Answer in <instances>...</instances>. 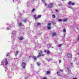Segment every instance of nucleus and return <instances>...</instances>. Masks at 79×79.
Listing matches in <instances>:
<instances>
[{"label": "nucleus", "mask_w": 79, "mask_h": 79, "mask_svg": "<svg viewBox=\"0 0 79 79\" xmlns=\"http://www.w3.org/2000/svg\"><path fill=\"white\" fill-rule=\"evenodd\" d=\"M26 66V63H25V60L23 59L22 63V68H23L24 69H25Z\"/></svg>", "instance_id": "obj_1"}, {"label": "nucleus", "mask_w": 79, "mask_h": 79, "mask_svg": "<svg viewBox=\"0 0 79 79\" xmlns=\"http://www.w3.org/2000/svg\"><path fill=\"white\" fill-rule=\"evenodd\" d=\"M42 53H43L42 51H40L39 52V55L37 56V58H39L41 56H44L45 54H42Z\"/></svg>", "instance_id": "obj_2"}, {"label": "nucleus", "mask_w": 79, "mask_h": 79, "mask_svg": "<svg viewBox=\"0 0 79 79\" xmlns=\"http://www.w3.org/2000/svg\"><path fill=\"white\" fill-rule=\"evenodd\" d=\"M54 5V4L53 3H50L48 4V8L50 9L52 8V7Z\"/></svg>", "instance_id": "obj_3"}, {"label": "nucleus", "mask_w": 79, "mask_h": 79, "mask_svg": "<svg viewBox=\"0 0 79 79\" xmlns=\"http://www.w3.org/2000/svg\"><path fill=\"white\" fill-rule=\"evenodd\" d=\"M5 65H7L8 64V60L6 59H5Z\"/></svg>", "instance_id": "obj_4"}, {"label": "nucleus", "mask_w": 79, "mask_h": 79, "mask_svg": "<svg viewBox=\"0 0 79 79\" xmlns=\"http://www.w3.org/2000/svg\"><path fill=\"white\" fill-rule=\"evenodd\" d=\"M68 5H74L75 3H72V2L71 1H70L68 3Z\"/></svg>", "instance_id": "obj_5"}, {"label": "nucleus", "mask_w": 79, "mask_h": 79, "mask_svg": "<svg viewBox=\"0 0 79 79\" xmlns=\"http://www.w3.org/2000/svg\"><path fill=\"white\" fill-rule=\"evenodd\" d=\"M67 56L68 58H71V56H72V55H71V54L69 53H68V54H67Z\"/></svg>", "instance_id": "obj_6"}, {"label": "nucleus", "mask_w": 79, "mask_h": 79, "mask_svg": "<svg viewBox=\"0 0 79 79\" xmlns=\"http://www.w3.org/2000/svg\"><path fill=\"white\" fill-rule=\"evenodd\" d=\"M16 35V33L15 32V31L13 32L12 33V37H13L14 35Z\"/></svg>", "instance_id": "obj_7"}, {"label": "nucleus", "mask_w": 79, "mask_h": 79, "mask_svg": "<svg viewBox=\"0 0 79 79\" xmlns=\"http://www.w3.org/2000/svg\"><path fill=\"white\" fill-rule=\"evenodd\" d=\"M18 53H19V51H17L15 53V56H17V55H18Z\"/></svg>", "instance_id": "obj_8"}, {"label": "nucleus", "mask_w": 79, "mask_h": 79, "mask_svg": "<svg viewBox=\"0 0 79 79\" xmlns=\"http://www.w3.org/2000/svg\"><path fill=\"white\" fill-rule=\"evenodd\" d=\"M20 40H23L24 39V38L23 37H20L19 39Z\"/></svg>", "instance_id": "obj_9"}, {"label": "nucleus", "mask_w": 79, "mask_h": 79, "mask_svg": "<svg viewBox=\"0 0 79 79\" xmlns=\"http://www.w3.org/2000/svg\"><path fill=\"white\" fill-rule=\"evenodd\" d=\"M41 25V24L40 23H37V26H40Z\"/></svg>", "instance_id": "obj_10"}, {"label": "nucleus", "mask_w": 79, "mask_h": 79, "mask_svg": "<svg viewBox=\"0 0 79 79\" xmlns=\"http://www.w3.org/2000/svg\"><path fill=\"white\" fill-rule=\"evenodd\" d=\"M33 58L34 59V60H35H35H36L37 59V57L35 56H33Z\"/></svg>", "instance_id": "obj_11"}, {"label": "nucleus", "mask_w": 79, "mask_h": 79, "mask_svg": "<svg viewBox=\"0 0 79 79\" xmlns=\"http://www.w3.org/2000/svg\"><path fill=\"white\" fill-rule=\"evenodd\" d=\"M67 20L68 19H65L63 20L62 21H63V22H65L66 21H67Z\"/></svg>", "instance_id": "obj_12"}, {"label": "nucleus", "mask_w": 79, "mask_h": 79, "mask_svg": "<svg viewBox=\"0 0 79 79\" xmlns=\"http://www.w3.org/2000/svg\"><path fill=\"white\" fill-rule=\"evenodd\" d=\"M52 16L53 18H56L55 15H54V14H53L52 15Z\"/></svg>", "instance_id": "obj_13"}, {"label": "nucleus", "mask_w": 79, "mask_h": 79, "mask_svg": "<svg viewBox=\"0 0 79 79\" xmlns=\"http://www.w3.org/2000/svg\"><path fill=\"white\" fill-rule=\"evenodd\" d=\"M56 35V34L55 33V32H54L53 33V34L52 35V36H55Z\"/></svg>", "instance_id": "obj_14"}, {"label": "nucleus", "mask_w": 79, "mask_h": 79, "mask_svg": "<svg viewBox=\"0 0 79 79\" xmlns=\"http://www.w3.org/2000/svg\"><path fill=\"white\" fill-rule=\"evenodd\" d=\"M4 63H5L4 61L2 60V61L1 62L2 65H3V64H4Z\"/></svg>", "instance_id": "obj_15"}, {"label": "nucleus", "mask_w": 79, "mask_h": 79, "mask_svg": "<svg viewBox=\"0 0 79 79\" xmlns=\"http://www.w3.org/2000/svg\"><path fill=\"white\" fill-rule=\"evenodd\" d=\"M47 53L48 55H49L50 53V51L49 50L47 51Z\"/></svg>", "instance_id": "obj_16"}, {"label": "nucleus", "mask_w": 79, "mask_h": 79, "mask_svg": "<svg viewBox=\"0 0 79 79\" xmlns=\"http://www.w3.org/2000/svg\"><path fill=\"white\" fill-rule=\"evenodd\" d=\"M50 71H47V74H50Z\"/></svg>", "instance_id": "obj_17"}, {"label": "nucleus", "mask_w": 79, "mask_h": 79, "mask_svg": "<svg viewBox=\"0 0 79 79\" xmlns=\"http://www.w3.org/2000/svg\"><path fill=\"white\" fill-rule=\"evenodd\" d=\"M18 24L20 26H22V23H18Z\"/></svg>", "instance_id": "obj_18"}, {"label": "nucleus", "mask_w": 79, "mask_h": 79, "mask_svg": "<svg viewBox=\"0 0 79 79\" xmlns=\"http://www.w3.org/2000/svg\"><path fill=\"white\" fill-rule=\"evenodd\" d=\"M68 71H70V69H69V67L68 66V67L67 68Z\"/></svg>", "instance_id": "obj_19"}, {"label": "nucleus", "mask_w": 79, "mask_h": 79, "mask_svg": "<svg viewBox=\"0 0 79 79\" xmlns=\"http://www.w3.org/2000/svg\"><path fill=\"white\" fill-rule=\"evenodd\" d=\"M63 31L64 32H66V29L65 28L64 29Z\"/></svg>", "instance_id": "obj_20"}, {"label": "nucleus", "mask_w": 79, "mask_h": 79, "mask_svg": "<svg viewBox=\"0 0 79 79\" xmlns=\"http://www.w3.org/2000/svg\"><path fill=\"white\" fill-rule=\"evenodd\" d=\"M51 47H52V46L50 44L48 45V48H50Z\"/></svg>", "instance_id": "obj_21"}, {"label": "nucleus", "mask_w": 79, "mask_h": 79, "mask_svg": "<svg viewBox=\"0 0 79 79\" xmlns=\"http://www.w3.org/2000/svg\"><path fill=\"white\" fill-rule=\"evenodd\" d=\"M37 64L38 66H40V62H38L37 63Z\"/></svg>", "instance_id": "obj_22"}, {"label": "nucleus", "mask_w": 79, "mask_h": 79, "mask_svg": "<svg viewBox=\"0 0 79 79\" xmlns=\"http://www.w3.org/2000/svg\"><path fill=\"white\" fill-rule=\"evenodd\" d=\"M10 55V54L9 53H7L6 54V56H9Z\"/></svg>", "instance_id": "obj_23"}, {"label": "nucleus", "mask_w": 79, "mask_h": 79, "mask_svg": "<svg viewBox=\"0 0 79 79\" xmlns=\"http://www.w3.org/2000/svg\"><path fill=\"white\" fill-rule=\"evenodd\" d=\"M52 23H48V26H51Z\"/></svg>", "instance_id": "obj_24"}, {"label": "nucleus", "mask_w": 79, "mask_h": 79, "mask_svg": "<svg viewBox=\"0 0 79 79\" xmlns=\"http://www.w3.org/2000/svg\"><path fill=\"white\" fill-rule=\"evenodd\" d=\"M58 21H63V20L59 19H58Z\"/></svg>", "instance_id": "obj_25"}, {"label": "nucleus", "mask_w": 79, "mask_h": 79, "mask_svg": "<svg viewBox=\"0 0 79 79\" xmlns=\"http://www.w3.org/2000/svg\"><path fill=\"white\" fill-rule=\"evenodd\" d=\"M47 28L48 29H51V27H48Z\"/></svg>", "instance_id": "obj_26"}, {"label": "nucleus", "mask_w": 79, "mask_h": 79, "mask_svg": "<svg viewBox=\"0 0 79 79\" xmlns=\"http://www.w3.org/2000/svg\"><path fill=\"white\" fill-rule=\"evenodd\" d=\"M62 45V44H59L58 45V47H61V45Z\"/></svg>", "instance_id": "obj_27"}, {"label": "nucleus", "mask_w": 79, "mask_h": 79, "mask_svg": "<svg viewBox=\"0 0 79 79\" xmlns=\"http://www.w3.org/2000/svg\"><path fill=\"white\" fill-rule=\"evenodd\" d=\"M34 10H35V9H33V10H31V12H33V11H34Z\"/></svg>", "instance_id": "obj_28"}, {"label": "nucleus", "mask_w": 79, "mask_h": 79, "mask_svg": "<svg viewBox=\"0 0 79 79\" xmlns=\"http://www.w3.org/2000/svg\"><path fill=\"white\" fill-rule=\"evenodd\" d=\"M61 63V60H59V63Z\"/></svg>", "instance_id": "obj_29"}, {"label": "nucleus", "mask_w": 79, "mask_h": 79, "mask_svg": "<svg viewBox=\"0 0 79 79\" xmlns=\"http://www.w3.org/2000/svg\"><path fill=\"white\" fill-rule=\"evenodd\" d=\"M24 23H26V21H27V20L25 19L24 20Z\"/></svg>", "instance_id": "obj_30"}, {"label": "nucleus", "mask_w": 79, "mask_h": 79, "mask_svg": "<svg viewBox=\"0 0 79 79\" xmlns=\"http://www.w3.org/2000/svg\"><path fill=\"white\" fill-rule=\"evenodd\" d=\"M35 20H37V19H38V17H35Z\"/></svg>", "instance_id": "obj_31"}, {"label": "nucleus", "mask_w": 79, "mask_h": 79, "mask_svg": "<svg viewBox=\"0 0 79 79\" xmlns=\"http://www.w3.org/2000/svg\"><path fill=\"white\" fill-rule=\"evenodd\" d=\"M33 16H34V18H35V17L36 16V15H33Z\"/></svg>", "instance_id": "obj_32"}, {"label": "nucleus", "mask_w": 79, "mask_h": 79, "mask_svg": "<svg viewBox=\"0 0 79 79\" xmlns=\"http://www.w3.org/2000/svg\"><path fill=\"white\" fill-rule=\"evenodd\" d=\"M43 79H47V77H44L43 78Z\"/></svg>", "instance_id": "obj_33"}, {"label": "nucleus", "mask_w": 79, "mask_h": 79, "mask_svg": "<svg viewBox=\"0 0 79 79\" xmlns=\"http://www.w3.org/2000/svg\"><path fill=\"white\" fill-rule=\"evenodd\" d=\"M44 5L45 6H47V4H46V3H45Z\"/></svg>", "instance_id": "obj_34"}, {"label": "nucleus", "mask_w": 79, "mask_h": 79, "mask_svg": "<svg viewBox=\"0 0 79 79\" xmlns=\"http://www.w3.org/2000/svg\"><path fill=\"white\" fill-rule=\"evenodd\" d=\"M77 40H78V41H79V36H78V39Z\"/></svg>", "instance_id": "obj_35"}, {"label": "nucleus", "mask_w": 79, "mask_h": 79, "mask_svg": "<svg viewBox=\"0 0 79 79\" xmlns=\"http://www.w3.org/2000/svg\"><path fill=\"white\" fill-rule=\"evenodd\" d=\"M69 8H71V9H73V7L71 6L69 7Z\"/></svg>", "instance_id": "obj_36"}, {"label": "nucleus", "mask_w": 79, "mask_h": 79, "mask_svg": "<svg viewBox=\"0 0 79 79\" xmlns=\"http://www.w3.org/2000/svg\"><path fill=\"white\" fill-rule=\"evenodd\" d=\"M38 17L39 18H40L41 17V15H38Z\"/></svg>", "instance_id": "obj_37"}, {"label": "nucleus", "mask_w": 79, "mask_h": 79, "mask_svg": "<svg viewBox=\"0 0 79 79\" xmlns=\"http://www.w3.org/2000/svg\"><path fill=\"white\" fill-rule=\"evenodd\" d=\"M56 11L57 12H58V10H56Z\"/></svg>", "instance_id": "obj_38"}, {"label": "nucleus", "mask_w": 79, "mask_h": 79, "mask_svg": "<svg viewBox=\"0 0 79 79\" xmlns=\"http://www.w3.org/2000/svg\"><path fill=\"white\" fill-rule=\"evenodd\" d=\"M53 24L54 25H55V24H56V23H53Z\"/></svg>", "instance_id": "obj_39"}, {"label": "nucleus", "mask_w": 79, "mask_h": 79, "mask_svg": "<svg viewBox=\"0 0 79 79\" xmlns=\"http://www.w3.org/2000/svg\"><path fill=\"white\" fill-rule=\"evenodd\" d=\"M47 52V50H45L44 51V52H45H45Z\"/></svg>", "instance_id": "obj_40"}, {"label": "nucleus", "mask_w": 79, "mask_h": 79, "mask_svg": "<svg viewBox=\"0 0 79 79\" xmlns=\"http://www.w3.org/2000/svg\"><path fill=\"white\" fill-rule=\"evenodd\" d=\"M58 5H59V6H61V4H59Z\"/></svg>", "instance_id": "obj_41"}, {"label": "nucleus", "mask_w": 79, "mask_h": 79, "mask_svg": "<svg viewBox=\"0 0 79 79\" xmlns=\"http://www.w3.org/2000/svg\"><path fill=\"white\" fill-rule=\"evenodd\" d=\"M73 79H77L76 78H73Z\"/></svg>", "instance_id": "obj_42"}, {"label": "nucleus", "mask_w": 79, "mask_h": 79, "mask_svg": "<svg viewBox=\"0 0 79 79\" xmlns=\"http://www.w3.org/2000/svg\"><path fill=\"white\" fill-rule=\"evenodd\" d=\"M66 35V34H64V37H65V35Z\"/></svg>", "instance_id": "obj_43"}, {"label": "nucleus", "mask_w": 79, "mask_h": 79, "mask_svg": "<svg viewBox=\"0 0 79 79\" xmlns=\"http://www.w3.org/2000/svg\"><path fill=\"white\" fill-rule=\"evenodd\" d=\"M9 29L8 28H7V30H9Z\"/></svg>", "instance_id": "obj_44"}, {"label": "nucleus", "mask_w": 79, "mask_h": 79, "mask_svg": "<svg viewBox=\"0 0 79 79\" xmlns=\"http://www.w3.org/2000/svg\"><path fill=\"white\" fill-rule=\"evenodd\" d=\"M34 73H36V72L35 71L34 72Z\"/></svg>", "instance_id": "obj_45"}, {"label": "nucleus", "mask_w": 79, "mask_h": 79, "mask_svg": "<svg viewBox=\"0 0 79 79\" xmlns=\"http://www.w3.org/2000/svg\"><path fill=\"white\" fill-rule=\"evenodd\" d=\"M17 0V1H18V2H19V0Z\"/></svg>", "instance_id": "obj_46"}, {"label": "nucleus", "mask_w": 79, "mask_h": 79, "mask_svg": "<svg viewBox=\"0 0 79 79\" xmlns=\"http://www.w3.org/2000/svg\"><path fill=\"white\" fill-rule=\"evenodd\" d=\"M42 1L43 2H44V0H42Z\"/></svg>", "instance_id": "obj_47"}, {"label": "nucleus", "mask_w": 79, "mask_h": 79, "mask_svg": "<svg viewBox=\"0 0 79 79\" xmlns=\"http://www.w3.org/2000/svg\"><path fill=\"white\" fill-rule=\"evenodd\" d=\"M77 30H79V28H77Z\"/></svg>", "instance_id": "obj_48"}, {"label": "nucleus", "mask_w": 79, "mask_h": 79, "mask_svg": "<svg viewBox=\"0 0 79 79\" xmlns=\"http://www.w3.org/2000/svg\"><path fill=\"white\" fill-rule=\"evenodd\" d=\"M57 74H58V73H59V72H57Z\"/></svg>", "instance_id": "obj_49"}, {"label": "nucleus", "mask_w": 79, "mask_h": 79, "mask_svg": "<svg viewBox=\"0 0 79 79\" xmlns=\"http://www.w3.org/2000/svg\"><path fill=\"white\" fill-rule=\"evenodd\" d=\"M66 0H62V1H65Z\"/></svg>", "instance_id": "obj_50"}, {"label": "nucleus", "mask_w": 79, "mask_h": 79, "mask_svg": "<svg viewBox=\"0 0 79 79\" xmlns=\"http://www.w3.org/2000/svg\"><path fill=\"white\" fill-rule=\"evenodd\" d=\"M12 0L13 1V2H14V0Z\"/></svg>", "instance_id": "obj_51"}, {"label": "nucleus", "mask_w": 79, "mask_h": 79, "mask_svg": "<svg viewBox=\"0 0 79 79\" xmlns=\"http://www.w3.org/2000/svg\"><path fill=\"white\" fill-rule=\"evenodd\" d=\"M30 58V56H29V58Z\"/></svg>", "instance_id": "obj_52"}, {"label": "nucleus", "mask_w": 79, "mask_h": 79, "mask_svg": "<svg viewBox=\"0 0 79 79\" xmlns=\"http://www.w3.org/2000/svg\"><path fill=\"white\" fill-rule=\"evenodd\" d=\"M71 64H73V63H71Z\"/></svg>", "instance_id": "obj_53"}, {"label": "nucleus", "mask_w": 79, "mask_h": 79, "mask_svg": "<svg viewBox=\"0 0 79 79\" xmlns=\"http://www.w3.org/2000/svg\"><path fill=\"white\" fill-rule=\"evenodd\" d=\"M53 48V47H52V48Z\"/></svg>", "instance_id": "obj_54"}, {"label": "nucleus", "mask_w": 79, "mask_h": 79, "mask_svg": "<svg viewBox=\"0 0 79 79\" xmlns=\"http://www.w3.org/2000/svg\"><path fill=\"white\" fill-rule=\"evenodd\" d=\"M14 60L15 59V58H14Z\"/></svg>", "instance_id": "obj_55"}, {"label": "nucleus", "mask_w": 79, "mask_h": 79, "mask_svg": "<svg viewBox=\"0 0 79 79\" xmlns=\"http://www.w3.org/2000/svg\"><path fill=\"white\" fill-rule=\"evenodd\" d=\"M58 76H59V75H58Z\"/></svg>", "instance_id": "obj_56"}]
</instances>
